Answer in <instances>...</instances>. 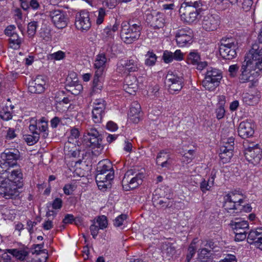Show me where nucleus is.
<instances>
[{
  "label": "nucleus",
  "mask_w": 262,
  "mask_h": 262,
  "mask_svg": "<svg viewBox=\"0 0 262 262\" xmlns=\"http://www.w3.org/2000/svg\"><path fill=\"white\" fill-rule=\"evenodd\" d=\"M19 158L17 150L7 149L0 155V194L6 199L17 194V189L23 185V173L17 169H12Z\"/></svg>",
  "instance_id": "f257e3e1"
},
{
  "label": "nucleus",
  "mask_w": 262,
  "mask_h": 262,
  "mask_svg": "<svg viewBox=\"0 0 262 262\" xmlns=\"http://www.w3.org/2000/svg\"><path fill=\"white\" fill-rule=\"evenodd\" d=\"M114 179V172L111 162L104 160L99 162L97 168L96 181L99 189L105 191L112 187Z\"/></svg>",
  "instance_id": "f03ea898"
},
{
  "label": "nucleus",
  "mask_w": 262,
  "mask_h": 262,
  "mask_svg": "<svg viewBox=\"0 0 262 262\" xmlns=\"http://www.w3.org/2000/svg\"><path fill=\"white\" fill-rule=\"evenodd\" d=\"M239 79L241 83L252 81V77H258L262 72V59H255L254 56H249L247 53L245 57Z\"/></svg>",
  "instance_id": "7ed1b4c3"
},
{
  "label": "nucleus",
  "mask_w": 262,
  "mask_h": 262,
  "mask_svg": "<svg viewBox=\"0 0 262 262\" xmlns=\"http://www.w3.org/2000/svg\"><path fill=\"white\" fill-rule=\"evenodd\" d=\"M238 47V42L235 38L223 37L220 41V55L224 59H232L236 57Z\"/></svg>",
  "instance_id": "20e7f679"
},
{
  "label": "nucleus",
  "mask_w": 262,
  "mask_h": 262,
  "mask_svg": "<svg viewBox=\"0 0 262 262\" xmlns=\"http://www.w3.org/2000/svg\"><path fill=\"white\" fill-rule=\"evenodd\" d=\"M144 177L143 172H138L135 169H129L124 174L122 180L123 189L125 191L137 187L142 184Z\"/></svg>",
  "instance_id": "39448f33"
},
{
  "label": "nucleus",
  "mask_w": 262,
  "mask_h": 262,
  "mask_svg": "<svg viewBox=\"0 0 262 262\" xmlns=\"http://www.w3.org/2000/svg\"><path fill=\"white\" fill-rule=\"evenodd\" d=\"M223 78L222 73L216 69L210 68L207 70L205 78L202 81L203 87L210 91H212L217 87Z\"/></svg>",
  "instance_id": "423d86ee"
},
{
  "label": "nucleus",
  "mask_w": 262,
  "mask_h": 262,
  "mask_svg": "<svg viewBox=\"0 0 262 262\" xmlns=\"http://www.w3.org/2000/svg\"><path fill=\"white\" fill-rule=\"evenodd\" d=\"M137 26L134 28L128 25L127 21H124L121 24V29L120 36L121 40L125 43L130 44L137 40L141 35V30L137 28Z\"/></svg>",
  "instance_id": "0eeeda50"
},
{
  "label": "nucleus",
  "mask_w": 262,
  "mask_h": 262,
  "mask_svg": "<svg viewBox=\"0 0 262 262\" xmlns=\"http://www.w3.org/2000/svg\"><path fill=\"white\" fill-rule=\"evenodd\" d=\"M234 145V138L232 137L223 138L220 147V157L224 163L229 162L232 157Z\"/></svg>",
  "instance_id": "6e6552de"
},
{
  "label": "nucleus",
  "mask_w": 262,
  "mask_h": 262,
  "mask_svg": "<svg viewBox=\"0 0 262 262\" xmlns=\"http://www.w3.org/2000/svg\"><path fill=\"white\" fill-rule=\"evenodd\" d=\"M184 81L183 76H178L172 72L169 71L166 75L165 83L169 92L173 93L181 91L184 86Z\"/></svg>",
  "instance_id": "1a4fd4ad"
},
{
  "label": "nucleus",
  "mask_w": 262,
  "mask_h": 262,
  "mask_svg": "<svg viewBox=\"0 0 262 262\" xmlns=\"http://www.w3.org/2000/svg\"><path fill=\"white\" fill-rule=\"evenodd\" d=\"M91 25L89 12L83 10L76 13L75 26L77 30L81 32H86L91 28Z\"/></svg>",
  "instance_id": "9d476101"
},
{
  "label": "nucleus",
  "mask_w": 262,
  "mask_h": 262,
  "mask_svg": "<svg viewBox=\"0 0 262 262\" xmlns=\"http://www.w3.org/2000/svg\"><path fill=\"white\" fill-rule=\"evenodd\" d=\"M181 20L184 22L191 24L198 18L199 13L197 9L193 7L181 5L179 9Z\"/></svg>",
  "instance_id": "9b49d317"
},
{
  "label": "nucleus",
  "mask_w": 262,
  "mask_h": 262,
  "mask_svg": "<svg viewBox=\"0 0 262 262\" xmlns=\"http://www.w3.org/2000/svg\"><path fill=\"white\" fill-rule=\"evenodd\" d=\"M245 156L249 163L257 165L262 158V150L258 146L248 147L245 150Z\"/></svg>",
  "instance_id": "f8f14e48"
},
{
  "label": "nucleus",
  "mask_w": 262,
  "mask_h": 262,
  "mask_svg": "<svg viewBox=\"0 0 262 262\" xmlns=\"http://www.w3.org/2000/svg\"><path fill=\"white\" fill-rule=\"evenodd\" d=\"M175 37L178 46L183 47L191 43L192 31L188 28H182L177 31Z\"/></svg>",
  "instance_id": "ddd939ff"
},
{
  "label": "nucleus",
  "mask_w": 262,
  "mask_h": 262,
  "mask_svg": "<svg viewBox=\"0 0 262 262\" xmlns=\"http://www.w3.org/2000/svg\"><path fill=\"white\" fill-rule=\"evenodd\" d=\"M52 22L58 29L66 28L69 23V18L66 14L60 10H55L51 12Z\"/></svg>",
  "instance_id": "4468645a"
},
{
  "label": "nucleus",
  "mask_w": 262,
  "mask_h": 262,
  "mask_svg": "<svg viewBox=\"0 0 262 262\" xmlns=\"http://www.w3.org/2000/svg\"><path fill=\"white\" fill-rule=\"evenodd\" d=\"M106 104L102 99H96L93 102L92 119L95 123H100L104 113Z\"/></svg>",
  "instance_id": "2eb2a0df"
},
{
  "label": "nucleus",
  "mask_w": 262,
  "mask_h": 262,
  "mask_svg": "<svg viewBox=\"0 0 262 262\" xmlns=\"http://www.w3.org/2000/svg\"><path fill=\"white\" fill-rule=\"evenodd\" d=\"M47 88V82L45 78L39 76L29 82L28 89L30 92L34 94H41Z\"/></svg>",
  "instance_id": "dca6fc26"
},
{
  "label": "nucleus",
  "mask_w": 262,
  "mask_h": 262,
  "mask_svg": "<svg viewBox=\"0 0 262 262\" xmlns=\"http://www.w3.org/2000/svg\"><path fill=\"white\" fill-rule=\"evenodd\" d=\"M220 24V17L217 14H207L204 16L202 21V28L207 31L216 30Z\"/></svg>",
  "instance_id": "f3484780"
},
{
  "label": "nucleus",
  "mask_w": 262,
  "mask_h": 262,
  "mask_svg": "<svg viewBox=\"0 0 262 262\" xmlns=\"http://www.w3.org/2000/svg\"><path fill=\"white\" fill-rule=\"evenodd\" d=\"M122 67L125 73L137 71L139 69V60L136 57L126 60H121L118 62V69Z\"/></svg>",
  "instance_id": "a211bd4d"
},
{
  "label": "nucleus",
  "mask_w": 262,
  "mask_h": 262,
  "mask_svg": "<svg viewBox=\"0 0 262 262\" xmlns=\"http://www.w3.org/2000/svg\"><path fill=\"white\" fill-rule=\"evenodd\" d=\"M146 21L155 29L163 28L165 23L164 14L160 12H157L155 15L147 14Z\"/></svg>",
  "instance_id": "6ab92c4d"
},
{
  "label": "nucleus",
  "mask_w": 262,
  "mask_h": 262,
  "mask_svg": "<svg viewBox=\"0 0 262 262\" xmlns=\"http://www.w3.org/2000/svg\"><path fill=\"white\" fill-rule=\"evenodd\" d=\"M141 115L140 104L136 101L132 102L128 113L129 120L134 123H138L141 119Z\"/></svg>",
  "instance_id": "aec40b11"
},
{
  "label": "nucleus",
  "mask_w": 262,
  "mask_h": 262,
  "mask_svg": "<svg viewBox=\"0 0 262 262\" xmlns=\"http://www.w3.org/2000/svg\"><path fill=\"white\" fill-rule=\"evenodd\" d=\"M254 125L249 121L241 122L238 126V134L242 138H247L252 137L254 134Z\"/></svg>",
  "instance_id": "412c9836"
},
{
  "label": "nucleus",
  "mask_w": 262,
  "mask_h": 262,
  "mask_svg": "<svg viewBox=\"0 0 262 262\" xmlns=\"http://www.w3.org/2000/svg\"><path fill=\"white\" fill-rule=\"evenodd\" d=\"M248 53L249 56L251 57L254 56L255 59H262V30L258 36L257 41L252 45V48Z\"/></svg>",
  "instance_id": "4be33fe9"
},
{
  "label": "nucleus",
  "mask_w": 262,
  "mask_h": 262,
  "mask_svg": "<svg viewBox=\"0 0 262 262\" xmlns=\"http://www.w3.org/2000/svg\"><path fill=\"white\" fill-rule=\"evenodd\" d=\"M123 89L127 93L133 95L138 89L137 80L136 77L132 75H128L124 79Z\"/></svg>",
  "instance_id": "5701e85b"
},
{
  "label": "nucleus",
  "mask_w": 262,
  "mask_h": 262,
  "mask_svg": "<svg viewBox=\"0 0 262 262\" xmlns=\"http://www.w3.org/2000/svg\"><path fill=\"white\" fill-rule=\"evenodd\" d=\"M47 129V121L43 118L36 121L32 120L31 123L29 126V129L31 132H35L38 134L41 132H46Z\"/></svg>",
  "instance_id": "b1692460"
},
{
  "label": "nucleus",
  "mask_w": 262,
  "mask_h": 262,
  "mask_svg": "<svg viewBox=\"0 0 262 262\" xmlns=\"http://www.w3.org/2000/svg\"><path fill=\"white\" fill-rule=\"evenodd\" d=\"M70 77L68 78L73 77L74 80H72L69 86V91H70L73 95H77L79 94L83 90V86L78 80L76 77V74L75 73H71L69 75Z\"/></svg>",
  "instance_id": "393cba45"
},
{
  "label": "nucleus",
  "mask_w": 262,
  "mask_h": 262,
  "mask_svg": "<svg viewBox=\"0 0 262 262\" xmlns=\"http://www.w3.org/2000/svg\"><path fill=\"white\" fill-rule=\"evenodd\" d=\"M214 254L211 252V250H209L206 248H203L200 249L198 254V258L202 262H210L214 258Z\"/></svg>",
  "instance_id": "a878e982"
},
{
  "label": "nucleus",
  "mask_w": 262,
  "mask_h": 262,
  "mask_svg": "<svg viewBox=\"0 0 262 262\" xmlns=\"http://www.w3.org/2000/svg\"><path fill=\"white\" fill-rule=\"evenodd\" d=\"M262 238V228H258L254 230H251L247 236V240L250 244H254L255 242H257L260 238Z\"/></svg>",
  "instance_id": "bb28decb"
},
{
  "label": "nucleus",
  "mask_w": 262,
  "mask_h": 262,
  "mask_svg": "<svg viewBox=\"0 0 262 262\" xmlns=\"http://www.w3.org/2000/svg\"><path fill=\"white\" fill-rule=\"evenodd\" d=\"M161 249L163 257H171L176 252L175 247L172 244L170 243L165 242L163 243L161 245Z\"/></svg>",
  "instance_id": "cd10ccee"
},
{
  "label": "nucleus",
  "mask_w": 262,
  "mask_h": 262,
  "mask_svg": "<svg viewBox=\"0 0 262 262\" xmlns=\"http://www.w3.org/2000/svg\"><path fill=\"white\" fill-rule=\"evenodd\" d=\"M224 199L225 200H229V201L234 203V204H242L244 203V199L243 195L236 192H230L225 196Z\"/></svg>",
  "instance_id": "c85d7f7f"
},
{
  "label": "nucleus",
  "mask_w": 262,
  "mask_h": 262,
  "mask_svg": "<svg viewBox=\"0 0 262 262\" xmlns=\"http://www.w3.org/2000/svg\"><path fill=\"white\" fill-rule=\"evenodd\" d=\"M21 8L27 10L30 8L35 10L39 8V4L36 0H19Z\"/></svg>",
  "instance_id": "c756f323"
},
{
  "label": "nucleus",
  "mask_w": 262,
  "mask_h": 262,
  "mask_svg": "<svg viewBox=\"0 0 262 262\" xmlns=\"http://www.w3.org/2000/svg\"><path fill=\"white\" fill-rule=\"evenodd\" d=\"M7 251L16 259L21 260H24L28 254V252L25 249H8Z\"/></svg>",
  "instance_id": "7c9ffc66"
},
{
  "label": "nucleus",
  "mask_w": 262,
  "mask_h": 262,
  "mask_svg": "<svg viewBox=\"0 0 262 262\" xmlns=\"http://www.w3.org/2000/svg\"><path fill=\"white\" fill-rule=\"evenodd\" d=\"M75 166V172L80 177L84 176L90 169L88 165L81 162L76 163Z\"/></svg>",
  "instance_id": "2f4dec72"
},
{
  "label": "nucleus",
  "mask_w": 262,
  "mask_h": 262,
  "mask_svg": "<svg viewBox=\"0 0 262 262\" xmlns=\"http://www.w3.org/2000/svg\"><path fill=\"white\" fill-rule=\"evenodd\" d=\"M259 97L249 93L243 94V102L248 105H254L257 104L259 101Z\"/></svg>",
  "instance_id": "473e14b6"
},
{
  "label": "nucleus",
  "mask_w": 262,
  "mask_h": 262,
  "mask_svg": "<svg viewBox=\"0 0 262 262\" xmlns=\"http://www.w3.org/2000/svg\"><path fill=\"white\" fill-rule=\"evenodd\" d=\"M94 21L97 25L102 24L106 15V12L104 9L100 8L98 10L93 12Z\"/></svg>",
  "instance_id": "72a5a7b5"
},
{
  "label": "nucleus",
  "mask_w": 262,
  "mask_h": 262,
  "mask_svg": "<svg viewBox=\"0 0 262 262\" xmlns=\"http://www.w3.org/2000/svg\"><path fill=\"white\" fill-rule=\"evenodd\" d=\"M12 109L13 107L11 105L3 106L0 110V117L6 121L11 119Z\"/></svg>",
  "instance_id": "f704fd0d"
},
{
  "label": "nucleus",
  "mask_w": 262,
  "mask_h": 262,
  "mask_svg": "<svg viewBox=\"0 0 262 262\" xmlns=\"http://www.w3.org/2000/svg\"><path fill=\"white\" fill-rule=\"evenodd\" d=\"M127 217V214L122 213L117 215L116 217V227L120 228L121 230L126 227Z\"/></svg>",
  "instance_id": "c9c22d12"
},
{
  "label": "nucleus",
  "mask_w": 262,
  "mask_h": 262,
  "mask_svg": "<svg viewBox=\"0 0 262 262\" xmlns=\"http://www.w3.org/2000/svg\"><path fill=\"white\" fill-rule=\"evenodd\" d=\"M107 62L104 54L99 53L96 56L94 62V67L97 69L103 68Z\"/></svg>",
  "instance_id": "e433bc0d"
},
{
  "label": "nucleus",
  "mask_w": 262,
  "mask_h": 262,
  "mask_svg": "<svg viewBox=\"0 0 262 262\" xmlns=\"http://www.w3.org/2000/svg\"><path fill=\"white\" fill-rule=\"evenodd\" d=\"M229 225L232 229L248 230L249 228V223L248 222L246 221L239 222H233L231 221Z\"/></svg>",
  "instance_id": "4c0bfd02"
},
{
  "label": "nucleus",
  "mask_w": 262,
  "mask_h": 262,
  "mask_svg": "<svg viewBox=\"0 0 262 262\" xmlns=\"http://www.w3.org/2000/svg\"><path fill=\"white\" fill-rule=\"evenodd\" d=\"M32 135H25L24 136V139L28 145H32L35 144L39 139V134L35 132H32Z\"/></svg>",
  "instance_id": "58836bf2"
},
{
  "label": "nucleus",
  "mask_w": 262,
  "mask_h": 262,
  "mask_svg": "<svg viewBox=\"0 0 262 262\" xmlns=\"http://www.w3.org/2000/svg\"><path fill=\"white\" fill-rule=\"evenodd\" d=\"M146 59L145 60V64L147 66H153L155 64L157 57L152 52L148 51L145 55Z\"/></svg>",
  "instance_id": "ea45409f"
},
{
  "label": "nucleus",
  "mask_w": 262,
  "mask_h": 262,
  "mask_svg": "<svg viewBox=\"0 0 262 262\" xmlns=\"http://www.w3.org/2000/svg\"><path fill=\"white\" fill-rule=\"evenodd\" d=\"M93 222L96 224L100 229H104L107 226V220L104 215H101L97 217Z\"/></svg>",
  "instance_id": "a19ab883"
},
{
  "label": "nucleus",
  "mask_w": 262,
  "mask_h": 262,
  "mask_svg": "<svg viewBox=\"0 0 262 262\" xmlns=\"http://www.w3.org/2000/svg\"><path fill=\"white\" fill-rule=\"evenodd\" d=\"M79 132L76 128H73L71 130L70 136L69 137L68 143L69 144L72 143V145L78 144L77 139L79 137Z\"/></svg>",
  "instance_id": "79ce46f5"
},
{
  "label": "nucleus",
  "mask_w": 262,
  "mask_h": 262,
  "mask_svg": "<svg viewBox=\"0 0 262 262\" xmlns=\"http://www.w3.org/2000/svg\"><path fill=\"white\" fill-rule=\"evenodd\" d=\"M88 145L92 147V148H97L99 149H101V137L98 138H88Z\"/></svg>",
  "instance_id": "37998d69"
},
{
  "label": "nucleus",
  "mask_w": 262,
  "mask_h": 262,
  "mask_svg": "<svg viewBox=\"0 0 262 262\" xmlns=\"http://www.w3.org/2000/svg\"><path fill=\"white\" fill-rule=\"evenodd\" d=\"M187 63L195 65L200 60V56L195 52H191L189 53L187 57Z\"/></svg>",
  "instance_id": "c03bdc74"
},
{
  "label": "nucleus",
  "mask_w": 262,
  "mask_h": 262,
  "mask_svg": "<svg viewBox=\"0 0 262 262\" xmlns=\"http://www.w3.org/2000/svg\"><path fill=\"white\" fill-rule=\"evenodd\" d=\"M64 150L66 154L73 157L79 156L80 154L79 151L77 150L76 147H72L70 148V144H69V143L66 144Z\"/></svg>",
  "instance_id": "a18cd8bd"
},
{
  "label": "nucleus",
  "mask_w": 262,
  "mask_h": 262,
  "mask_svg": "<svg viewBox=\"0 0 262 262\" xmlns=\"http://www.w3.org/2000/svg\"><path fill=\"white\" fill-rule=\"evenodd\" d=\"M10 43L11 45L12 48L14 49H17L19 48L21 43V39L18 37V35L15 33L10 36Z\"/></svg>",
  "instance_id": "49530a36"
},
{
  "label": "nucleus",
  "mask_w": 262,
  "mask_h": 262,
  "mask_svg": "<svg viewBox=\"0 0 262 262\" xmlns=\"http://www.w3.org/2000/svg\"><path fill=\"white\" fill-rule=\"evenodd\" d=\"M103 88V84L99 78L97 76H95L93 81L92 89L95 92H100Z\"/></svg>",
  "instance_id": "de8ad7c7"
},
{
  "label": "nucleus",
  "mask_w": 262,
  "mask_h": 262,
  "mask_svg": "<svg viewBox=\"0 0 262 262\" xmlns=\"http://www.w3.org/2000/svg\"><path fill=\"white\" fill-rule=\"evenodd\" d=\"M37 27L36 21H33L29 23L28 25L27 33L29 36H33L36 33Z\"/></svg>",
  "instance_id": "09e8293b"
},
{
  "label": "nucleus",
  "mask_w": 262,
  "mask_h": 262,
  "mask_svg": "<svg viewBox=\"0 0 262 262\" xmlns=\"http://www.w3.org/2000/svg\"><path fill=\"white\" fill-rule=\"evenodd\" d=\"M170 159V156L167 154V152L162 150L158 154L156 158V163L159 164L160 162L166 160V159Z\"/></svg>",
  "instance_id": "8fccbe9b"
},
{
  "label": "nucleus",
  "mask_w": 262,
  "mask_h": 262,
  "mask_svg": "<svg viewBox=\"0 0 262 262\" xmlns=\"http://www.w3.org/2000/svg\"><path fill=\"white\" fill-rule=\"evenodd\" d=\"M77 185L75 183L67 184L63 188L64 193L66 195H71L75 190Z\"/></svg>",
  "instance_id": "3c124183"
},
{
  "label": "nucleus",
  "mask_w": 262,
  "mask_h": 262,
  "mask_svg": "<svg viewBox=\"0 0 262 262\" xmlns=\"http://www.w3.org/2000/svg\"><path fill=\"white\" fill-rule=\"evenodd\" d=\"M181 5L193 7L197 9L201 7L202 4L201 0H185L184 2Z\"/></svg>",
  "instance_id": "603ef678"
},
{
  "label": "nucleus",
  "mask_w": 262,
  "mask_h": 262,
  "mask_svg": "<svg viewBox=\"0 0 262 262\" xmlns=\"http://www.w3.org/2000/svg\"><path fill=\"white\" fill-rule=\"evenodd\" d=\"M239 204H235L234 203L229 201V200H225L224 199V204L223 205L224 210H230V209H233L235 210H239L240 207Z\"/></svg>",
  "instance_id": "864d4df0"
},
{
  "label": "nucleus",
  "mask_w": 262,
  "mask_h": 262,
  "mask_svg": "<svg viewBox=\"0 0 262 262\" xmlns=\"http://www.w3.org/2000/svg\"><path fill=\"white\" fill-rule=\"evenodd\" d=\"M162 59L164 62L166 63L172 62L174 60L173 53L167 50L165 51L163 54Z\"/></svg>",
  "instance_id": "5fc2aeb1"
},
{
  "label": "nucleus",
  "mask_w": 262,
  "mask_h": 262,
  "mask_svg": "<svg viewBox=\"0 0 262 262\" xmlns=\"http://www.w3.org/2000/svg\"><path fill=\"white\" fill-rule=\"evenodd\" d=\"M127 23L128 25L133 28H134V27H135V26H137L136 28L138 29L139 28V30L141 31L142 29L141 22L139 19H138V18H133L129 19V20Z\"/></svg>",
  "instance_id": "6e6d98bb"
},
{
  "label": "nucleus",
  "mask_w": 262,
  "mask_h": 262,
  "mask_svg": "<svg viewBox=\"0 0 262 262\" xmlns=\"http://www.w3.org/2000/svg\"><path fill=\"white\" fill-rule=\"evenodd\" d=\"M253 3V0H239L238 3L241 4L244 11H248L250 9Z\"/></svg>",
  "instance_id": "4d7b16f0"
},
{
  "label": "nucleus",
  "mask_w": 262,
  "mask_h": 262,
  "mask_svg": "<svg viewBox=\"0 0 262 262\" xmlns=\"http://www.w3.org/2000/svg\"><path fill=\"white\" fill-rule=\"evenodd\" d=\"M212 187L211 185H210L209 183V182L205 179H204L200 183V189L203 193L210 190Z\"/></svg>",
  "instance_id": "13d9d810"
},
{
  "label": "nucleus",
  "mask_w": 262,
  "mask_h": 262,
  "mask_svg": "<svg viewBox=\"0 0 262 262\" xmlns=\"http://www.w3.org/2000/svg\"><path fill=\"white\" fill-rule=\"evenodd\" d=\"M65 54L61 51H58L56 52L53 53L50 55L51 59L60 60L64 58Z\"/></svg>",
  "instance_id": "bf43d9fd"
},
{
  "label": "nucleus",
  "mask_w": 262,
  "mask_h": 262,
  "mask_svg": "<svg viewBox=\"0 0 262 262\" xmlns=\"http://www.w3.org/2000/svg\"><path fill=\"white\" fill-rule=\"evenodd\" d=\"M216 118L220 120L224 117L225 114V110L224 107L217 106L215 110Z\"/></svg>",
  "instance_id": "052dcab7"
},
{
  "label": "nucleus",
  "mask_w": 262,
  "mask_h": 262,
  "mask_svg": "<svg viewBox=\"0 0 262 262\" xmlns=\"http://www.w3.org/2000/svg\"><path fill=\"white\" fill-rule=\"evenodd\" d=\"M40 36L45 40L48 41L51 39L50 31L48 29H42L40 32Z\"/></svg>",
  "instance_id": "680f3d73"
},
{
  "label": "nucleus",
  "mask_w": 262,
  "mask_h": 262,
  "mask_svg": "<svg viewBox=\"0 0 262 262\" xmlns=\"http://www.w3.org/2000/svg\"><path fill=\"white\" fill-rule=\"evenodd\" d=\"M204 248H206L209 250H211V252L213 253L214 249L216 247V245L212 241L208 240L204 242L203 243Z\"/></svg>",
  "instance_id": "e2e57ef3"
},
{
  "label": "nucleus",
  "mask_w": 262,
  "mask_h": 262,
  "mask_svg": "<svg viewBox=\"0 0 262 262\" xmlns=\"http://www.w3.org/2000/svg\"><path fill=\"white\" fill-rule=\"evenodd\" d=\"M188 252L186 255V262H189L190 261L191 259L195 253V249L193 246H190L188 249Z\"/></svg>",
  "instance_id": "0e129e2a"
},
{
  "label": "nucleus",
  "mask_w": 262,
  "mask_h": 262,
  "mask_svg": "<svg viewBox=\"0 0 262 262\" xmlns=\"http://www.w3.org/2000/svg\"><path fill=\"white\" fill-rule=\"evenodd\" d=\"M98 137H100L98 132L94 128H92L88 132V136H86V139L88 140V138H94Z\"/></svg>",
  "instance_id": "69168bd1"
},
{
  "label": "nucleus",
  "mask_w": 262,
  "mask_h": 262,
  "mask_svg": "<svg viewBox=\"0 0 262 262\" xmlns=\"http://www.w3.org/2000/svg\"><path fill=\"white\" fill-rule=\"evenodd\" d=\"M99 229V227L93 222V224L90 227V230L91 234L94 238H96L97 236Z\"/></svg>",
  "instance_id": "338daca9"
},
{
  "label": "nucleus",
  "mask_w": 262,
  "mask_h": 262,
  "mask_svg": "<svg viewBox=\"0 0 262 262\" xmlns=\"http://www.w3.org/2000/svg\"><path fill=\"white\" fill-rule=\"evenodd\" d=\"M238 70V67L236 64L231 65L229 67L228 71L232 77H234Z\"/></svg>",
  "instance_id": "774afa93"
}]
</instances>
